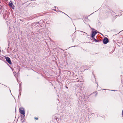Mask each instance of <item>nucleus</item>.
I'll return each instance as SVG.
<instances>
[{"instance_id": "6e6552de", "label": "nucleus", "mask_w": 123, "mask_h": 123, "mask_svg": "<svg viewBox=\"0 0 123 123\" xmlns=\"http://www.w3.org/2000/svg\"><path fill=\"white\" fill-rule=\"evenodd\" d=\"M20 89L19 88V96H18V98L19 97V94H20V95H21L20 92Z\"/></svg>"}, {"instance_id": "423d86ee", "label": "nucleus", "mask_w": 123, "mask_h": 123, "mask_svg": "<svg viewBox=\"0 0 123 123\" xmlns=\"http://www.w3.org/2000/svg\"><path fill=\"white\" fill-rule=\"evenodd\" d=\"M9 6L11 7L13 9H14V6L12 2V1H10L9 4Z\"/></svg>"}, {"instance_id": "ddd939ff", "label": "nucleus", "mask_w": 123, "mask_h": 123, "mask_svg": "<svg viewBox=\"0 0 123 123\" xmlns=\"http://www.w3.org/2000/svg\"><path fill=\"white\" fill-rule=\"evenodd\" d=\"M122 13H120V14H121V15H122Z\"/></svg>"}, {"instance_id": "9d476101", "label": "nucleus", "mask_w": 123, "mask_h": 123, "mask_svg": "<svg viewBox=\"0 0 123 123\" xmlns=\"http://www.w3.org/2000/svg\"><path fill=\"white\" fill-rule=\"evenodd\" d=\"M56 8H57V7H56H56H55V9H56Z\"/></svg>"}, {"instance_id": "2eb2a0df", "label": "nucleus", "mask_w": 123, "mask_h": 123, "mask_svg": "<svg viewBox=\"0 0 123 123\" xmlns=\"http://www.w3.org/2000/svg\"><path fill=\"white\" fill-rule=\"evenodd\" d=\"M66 88H68V87H66Z\"/></svg>"}, {"instance_id": "9b49d317", "label": "nucleus", "mask_w": 123, "mask_h": 123, "mask_svg": "<svg viewBox=\"0 0 123 123\" xmlns=\"http://www.w3.org/2000/svg\"><path fill=\"white\" fill-rule=\"evenodd\" d=\"M81 31V32H83V33H85V32H83V31Z\"/></svg>"}, {"instance_id": "20e7f679", "label": "nucleus", "mask_w": 123, "mask_h": 123, "mask_svg": "<svg viewBox=\"0 0 123 123\" xmlns=\"http://www.w3.org/2000/svg\"><path fill=\"white\" fill-rule=\"evenodd\" d=\"M109 40L107 37H105L103 40V43L104 44H106L108 43Z\"/></svg>"}, {"instance_id": "f257e3e1", "label": "nucleus", "mask_w": 123, "mask_h": 123, "mask_svg": "<svg viewBox=\"0 0 123 123\" xmlns=\"http://www.w3.org/2000/svg\"><path fill=\"white\" fill-rule=\"evenodd\" d=\"M91 28L92 29V31L91 37L92 38H94L95 35L97 33V32L95 31H93V30H95V29L93 28Z\"/></svg>"}, {"instance_id": "f8f14e48", "label": "nucleus", "mask_w": 123, "mask_h": 123, "mask_svg": "<svg viewBox=\"0 0 123 123\" xmlns=\"http://www.w3.org/2000/svg\"><path fill=\"white\" fill-rule=\"evenodd\" d=\"M59 11V12H62V13H63V12H61V11Z\"/></svg>"}, {"instance_id": "1a4fd4ad", "label": "nucleus", "mask_w": 123, "mask_h": 123, "mask_svg": "<svg viewBox=\"0 0 123 123\" xmlns=\"http://www.w3.org/2000/svg\"><path fill=\"white\" fill-rule=\"evenodd\" d=\"M35 118L37 120L38 119V118Z\"/></svg>"}, {"instance_id": "7ed1b4c3", "label": "nucleus", "mask_w": 123, "mask_h": 123, "mask_svg": "<svg viewBox=\"0 0 123 123\" xmlns=\"http://www.w3.org/2000/svg\"><path fill=\"white\" fill-rule=\"evenodd\" d=\"M5 58L6 61L10 64H12V63L11 62L10 58L8 57H5Z\"/></svg>"}, {"instance_id": "4468645a", "label": "nucleus", "mask_w": 123, "mask_h": 123, "mask_svg": "<svg viewBox=\"0 0 123 123\" xmlns=\"http://www.w3.org/2000/svg\"><path fill=\"white\" fill-rule=\"evenodd\" d=\"M55 11H56V10H54Z\"/></svg>"}, {"instance_id": "f03ea898", "label": "nucleus", "mask_w": 123, "mask_h": 123, "mask_svg": "<svg viewBox=\"0 0 123 123\" xmlns=\"http://www.w3.org/2000/svg\"><path fill=\"white\" fill-rule=\"evenodd\" d=\"M19 110L20 113L25 115V112L24 109L23 107H20L19 108Z\"/></svg>"}, {"instance_id": "39448f33", "label": "nucleus", "mask_w": 123, "mask_h": 123, "mask_svg": "<svg viewBox=\"0 0 123 123\" xmlns=\"http://www.w3.org/2000/svg\"><path fill=\"white\" fill-rule=\"evenodd\" d=\"M55 116L54 119L56 120L57 121L59 120V118L60 117V115L58 114H56Z\"/></svg>"}, {"instance_id": "0eeeda50", "label": "nucleus", "mask_w": 123, "mask_h": 123, "mask_svg": "<svg viewBox=\"0 0 123 123\" xmlns=\"http://www.w3.org/2000/svg\"><path fill=\"white\" fill-rule=\"evenodd\" d=\"M93 39L94 40V41L96 42H98V41L97 40H96L95 38H93Z\"/></svg>"}]
</instances>
